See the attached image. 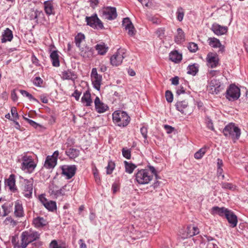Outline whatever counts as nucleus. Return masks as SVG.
<instances>
[{"instance_id": "nucleus-2", "label": "nucleus", "mask_w": 248, "mask_h": 248, "mask_svg": "<svg viewBox=\"0 0 248 248\" xmlns=\"http://www.w3.org/2000/svg\"><path fill=\"white\" fill-rule=\"evenodd\" d=\"M112 120L118 126L125 127L129 123L130 118L125 111L117 110L112 113Z\"/></svg>"}, {"instance_id": "nucleus-44", "label": "nucleus", "mask_w": 248, "mask_h": 248, "mask_svg": "<svg viewBox=\"0 0 248 248\" xmlns=\"http://www.w3.org/2000/svg\"><path fill=\"white\" fill-rule=\"evenodd\" d=\"M115 167V163L113 161H108V166L106 167L107 174H111L112 173V171L114 170Z\"/></svg>"}, {"instance_id": "nucleus-36", "label": "nucleus", "mask_w": 248, "mask_h": 248, "mask_svg": "<svg viewBox=\"0 0 248 248\" xmlns=\"http://www.w3.org/2000/svg\"><path fill=\"white\" fill-rule=\"evenodd\" d=\"M1 206L2 209V215L3 217L7 216L10 213L12 210V204L11 203L6 202L3 204H2Z\"/></svg>"}, {"instance_id": "nucleus-26", "label": "nucleus", "mask_w": 248, "mask_h": 248, "mask_svg": "<svg viewBox=\"0 0 248 248\" xmlns=\"http://www.w3.org/2000/svg\"><path fill=\"white\" fill-rule=\"evenodd\" d=\"M229 210L225 207H219L218 206H214L211 210V214L213 215L217 214L223 217L229 213Z\"/></svg>"}, {"instance_id": "nucleus-57", "label": "nucleus", "mask_w": 248, "mask_h": 248, "mask_svg": "<svg viewBox=\"0 0 248 248\" xmlns=\"http://www.w3.org/2000/svg\"><path fill=\"white\" fill-rule=\"evenodd\" d=\"M81 94V93L80 92L76 90L75 91L74 93L72 94V96L75 98L76 100L78 101L79 99Z\"/></svg>"}, {"instance_id": "nucleus-23", "label": "nucleus", "mask_w": 248, "mask_h": 248, "mask_svg": "<svg viewBox=\"0 0 248 248\" xmlns=\"http://www.w3.org/2000/svg\"><path fill=\"white\" fill-rule=\"evenodd\" d=\"M225 217L232 228L236 226L237 223V217L232 211H229V213H227L225 216Z\"/></svg>"}, {"instance_id": "nucleus-40", "label": "nucleus", "mask_w": 248, "mask_h": 248, "mask_svg": "<svg viewBox=\"0 0 248 248\" xmlns=\"http://www.w3.org/2000/svg\"><path fill=\"white\" fill-rule=\"evenodd\" d=\"M176 15L177 19L179 21H182L185 15L184 9L181 7H178L177 9Z\"/></svg>"}, {"instance_id": "nucleus-19", "label": "nucleus", "mask_w": 248, "mask_h": 248, "mask_svg": "<svg viewBox=\"0 0 248 248\" xmlns=\"http://www.w3.org/2000/svg\"><path fill=\"white\" fill-rule=\"evenodd\" d=\"M14 215L17 217L24 216V209L21 201L17 200L14 203Z\"/></svg>"}, {"instance_id": "nucleus-3", "label": "nucleus", "mask_w": 248, "mask_h": 248, "mask_svg": "<svg viewBox=\"0 0 248 248\" xmlns=\"http://www.w3.org/2000/svg\"><path fill=\"white\" fill-rule=\"evenodd\" d=\"M40 234L34 231H24L21 235V248H26L29 244L38 240L40 238Z\"/></svg>"}, {"instance_id": "nucleus-1", "label": "nucleus", "mask_w": 248, "mask_h": 248, "mask_svg": "<svg viewBox=\"0 0 248 248\" xmlns=\"http://www.w3.org/2000/svg\"><path fill=\"white\" fill-rule=\"evenodd\" d=\"M222 132L226 138L232 139L234 142L238 140L241 135L240 129L233 123L226 125Z\"/></svg>"}, {"instance_id": "nucleus-29", "label": "nucleus", "mask_w": 248, "mask_h": 248, "mask_svg": "<svg viewBox=\"0 0 248 248\" xmlns=\"http://www.w3.org/2000/svg\"><path fill=\"white\" fill-rule=\"evenodd\" d=\"M13 37V33L9 28H6L2 34L1 42L5 43L7 41H11Z\"/></svg>"}, {"instance_id": "nucleus-30", "label": "nucleus", "mask_w": 248, "mask_h": 248, "mask_svg": "<svg viewBox=\"0 0 248 248\" xmlns=\"http://www.w3.org/2000/svg\"><path fill=\"white\" fill-rule=\"evenodd\" d=\"M52 65L55 67H59L60 66L59 56L58 51L56 50L53 51L50 55Z\"/></svg>"}, {"instance_id": "nucleus-32", "label": "nucleus", "mask_w": 248, "mask_h": 248, "mask_svg": "<svg viewBox=\"0 0 248 248\" xmlns=\"http://www.w3.org/2000/svg\"><path fill=\"white\" fill-rule=\"evenodd\" d=\"M95 49L97 51L98 54L104 55L108 50V47L104 43L97 44L95 46Z\"/></svg>"}, {"instance_id": "nucleus-11", "label": "nucleus", "mask_w": 248, "mask_h": 248, "mask_svg": "<svg viewBox=\"0 0 248 248\" xmlns=\"http://www.w3.org/2000/svg\"><path fill=\"white\" fill-rule=\"evenodd\" d=\"M86 21L87 23V25L93 28L96 29H103L104 28L102 22L98 18L96 15L91 17H86Z\"/></svg>"}, {"instance_id": "nucleus-49", "label": "nucleus", "mask_w": 248, "mask_h": 248, "mask_svg": "<svg viewBox=\"0 0 248 248\" xmlns=\"http://www.w3.org/2000/svg\"><path fill=\"white\" fill-rule=\"evenodd\" d=\"M165 97L166 98V100L169 103H171L172 102L173 99V96L172 93L170 91L168 90L166 92Z\"/></svg>"}, {"instance_id": "nucleus-14", "label": "nucleus", "mask_w": 248, "mask_h": 248, "mask_svg": "<svg viewBox=\"0 0 248 248\" xmlns=\"http://www.w3.org/2000/svg\"><path fill=\"white\" fill-rule=\"evenodd\" d=\"M62 174L67 179H71L75 174L77 170L75 165H64L62 167Z\"/></svg>"}, {"instance_id": "nucleus-15", "label": "nucleus", "mask_w": 248, "mask_h": 248, "mask_svg": "<svg viewBox=\"0 0 248 248\" xmlns=\"http://www.w3.org/2000/svg\"><path fill=\"white\" fill-rule=\"evenodd\" d=\"M39 199L41 202L49 211H53L56 209V203L55 202L47 200L43 195L39 196Z\"/></svg>"}, {"instance_id": "nucleus-56", "label": "nucleus", "mask_w": 248, "mask_h": 248, "mask_svg": "<svg viewBox=\"0 0 248 248\" xmlns=\"http://www.w3.org/2000/svg\"><path fill=\"white\" fill-rule=\"evenodd\" d=\"M219 73V71L217 70H210L207 74L208 77L210 78L213 77Z\"/></svg>"}, {"instance_id": "nucleus-61", "label": "nucleus", "mask_w": 248, "mask_h": 248, "mask_svg": "<svg viewBox=\"0 0 248 248\" xmlns=\"http://www.w3.org/2000/svg\"><path fill=\"white\" fill-rule=\"evenodd\" d=\"M63 189V188L56 191L54 193L55 195L57 197H58L64 195V193Z\"/></svg>"}, {"instance_id": "nucleus-45", "label": "nucleus", "mask_w": 248, "mask_h": 248, "mask_svg": "<svg viewBox=\"0 0 248 248\" xmlns=\"http://www.w3.org/2000/svg\"><path fill=\"white\" fill-rule=\"evenodd\" d=\"M140 133L144 139V142L146 143H148V141L147 140V128L145 126H142L140 128Z\"/></svg>"}, {"instance_id": "nucleus-6", "label": "nucleus", "mask_w": 248, "mask_h": 248, "mask_svg": "<svg viewBox=\"0 0 248 248\" xmlns=\"http://www.w3.org/2000/svg\"><path fill=\"white\" fill-rule=\"evenodd\" d=\"M22 183L21 189L22 193L24 197L27 198H30L32 196L33 190V180L32 178L26 179L21 178Z\"/></svg>"}, {"instance_id": "nucleus-8", "label": "nucleus", "mask_w": 248, "mask_h": 248, "mask_svg": "<svg viewBox=\"0 0 248 248\" xmlns=\"http://www.w3.org/2000/svg\"><path fill=\"white\" fill-rule=\"evenodd\" d=\"M240 96V89L234 84H231L226 91V97L229 101L237 100Z\"/></svg>"}, {"instance_id": "nucleus-59", "label": "nucleus", "mask_w": 248, "mask_h": 248, "mask_svg": "<svg viewBox=\"0 0 248 248\" xmlns=\"http://www.w3.org/2000/svg\"><path fill=\"white\" fill-rule=\"evenodd\" d=\"M170 80L173 85H177L179 84V78L177 76L172 78Z\"/></svg>"}, {"instance_id": "nucleus-38", "label": "nucleus", "mask_w": 248, "mask_h": 248, "mask_svg": "<svg viewBox=\"0 0 248 248\" xmlns=\"http://www.w3.org/2000/svg\"><path fill=\"white\" fill-rule=\"evenodd\" d=\"M177 34L175 36V41L177 43H180L182 41L184 40L185 34L182 29L180 28L177 29Z\"/></svg>"}, {"instance_id": "nucleus-62", "label": "nucleus", "mask_w": 248, "mask_h": 248, "mask_svg": "<svg viewBox=\"0 0 248 248\" xmlns=\"http://www.w3.org/2000/svg\"><path fill=\"white\" fill-rule=\"evenodd\" d=\"M223 169L221 168H217V175L218 177L221 176L222 179H224V175L222 174Z\"/></svg>"}, {"instance_id": "nucleus-53", "label": "nucleus", "mask_w": 248, "mask_h": 248, "mask_svg": "<svg viewBox=\"0 0 248 248\" xmlns=\"http://www.w3.org/2000/svg\"><path fill=\"white\" fill-rule=\"evenodd\" d=\"M11 113L12 116L14 118V120H16L18 119V115L16 110V107H12L11 108Z\"/></svg>"}, {"instance_id": "nucleus-52", "label": "nucleus", "mask_w": 248, "mask_h": 248, "mask_svg": "<svg viewBox=\"0 0 248 248\" xmlns=\"http://www.w3.org/2000/svg\"><path fill=\"white\" fill-rule=\"evenodd\" d=\"M49 248H65L61 245H58L57 241L55 240H52L49 244Z\"/></svg>"}, {"instance_id": "nucleus-16", "label": "nucleus", "mask_w": 248, "mask_h": 248, "mask_svg": "<svg viewBox=\"0 0 248 248\" xmlns=\"http://www.w3.org/2000/svg\"><path fill=\"white\" fill-rule=\"evenodd\" d=\"M104 17L108 20H113L117 16L116 9L115 7H108L105 8L103 11Z\"/></svg>"}, {"instance_id": "nucleus-33", "label": "nucleus", "mask_w": 248, "mask_h": 248, "mask_svg": "<svg viewBox=\"0 0 248 248\" xmlns=\"http://www.w3.org/2000/svg\"><path fill=\"white\" fill-rule=\"evenodd\" d=\"M15 176L14 174H11L9 176V177L6 181V184L8 186H9L10 189L12 190H14L15 188Z\"/></svg>"}, {"instance_id": "nucleus-25", "label": "nucleus", "mask_w": 248, "mask_h": 248, "mask_svg": "<svg viewBox=\"0 0 248 248\" xmlns=\"http://www.w3.org/2000/svg\"><path fill=\"white\" fill-rule=\"evenodd\" d=\"M44 6L45 11L47 15L50 16L55 14L54 4L52 1L48 0L45 1Z\"/></svg>"}, {"instance_id": "nucleus-5", "label": "nucleus", "mask_w": 248, "mask_h": 248, "mask_svg": "<svg viewBox=\"0 0 248 248\" xmlns=\"http://www.w3.org/2000/svg\"><path fill=\"white\" fill-rule=\"evenodd\" d=\"M22 161L21 169L22 170L31 173L36 167V164L31 156L24 155L22 157Z\"/></svg>"}, {"instance_id": "nucleus-24", "label": "nucleus", "mask_w": 248, "mask_h": 248, "mask_svg": "<svg viewBox=\"0 0 248 248\" xmlns=\"http://www.w3.org/2000/svg\"><path fill=\"white\" fill-rule=\"evenodd\" d=\"M34 227L36 228H42L47 224V221L43 217H37L34 218L32 221Z\"/></svg>"}, {"instance_id": "nucleus-12", "label": "nucleus", "mask_w": 248, "mask_h": 248, "mask_svg": "<svg viewBox=\"0 0 248 248\" xmlns=\"http://www.w3.org/2000/svg\"><path fill=\"white\" fill-rule=\"evenodd\" d=\"M207 65L209 67H216L219 64V58L217 53H209L206 57Z\"/></svg>"}, {"instance_id": "nucleus-34", "label": "nucleus", "mask_w": 248, "mask_h": 248, "mask_svg": "<svg viewBox=\"0 0 248 248\" xmlns=\"http://www.w3.org/2000/svg\"><path fill=\"white\" fill-rule=\"evenodd\" d=\"M65 153L70 158L73 159L78 156L79 151L77 149L70 148L65 152Z\"/></svg>"}, {"instance_id": "nucleus-43", "label": "nucleus", "mask_w": 248, "mask_h": 248, "mask_svg": "<svg viewBox=\"0 0 248 248\" xmlns=\"http://www.w3.org/2000/svg\"><path fill=\"white\" fill-rule=\"evenodd\" d=\"M206 152V148L203 147L201 149H200L198 151H197L195 154H194V157L196 159H201L202 157V156L204 155L205 153Z\"/></svg>"}, {"instance_id": "nucleus-21", "label": "nucleus", "mask_w": 248, "mask_h": 248, "mask_svg": "<svg viewBox=\"0 0 248 248\" xmlns=\"http://www.w3.org/2000/svg\"><path fill=\"white\" fill-rule=\"evenodd\" d=\"M212 31L217 35H221L225 34L228 30L227 27L222 26L218 24L214 23L211 28Z\"/></svg>"}, {"instance_id": "nucleus-64", "label": "nucleus", "mask_w": 248, "mask_h": 248, "mask_svg": "<svg viewBox=\"0 0 248 248\" xmlns=\"http://www.w3.org/2000/svg\"><path fill=\"white\" fill-rule=\"evenodd\" d=\"M28 123L32 126L37 128L38 126H40L39 124L35 122L34 121L31 120H28Z\"/></svg>"}, {"instance_id": "nucleus-60", "label": "nucleus", "mask_w": 248, "mask_h": 248, "mask_svg": "<svg viewBox=\"0 0 248 248\" xmlns=\"http://www.w3.org/2000/svg\"><path fill=\"white\" fill-rule=\"evenodd\" d=\"M142 5H145L147 7L150 6V0H138Z\"/></svg>"}, {"instance_id": "nucleus-35", "label": "nucleus", "mask_w": 248, "mask_h": 248, "mask_svg": "<svg viewBox=\"0 0 248 248\" xmlns=\"http://www.w3.org/2000/svg\"><path fill=\"white\" fill-rule=\"evenodd\" d=\"M124 164L125 172L129 174H131L137 167L135 164L126 161H124Z\"/></svg>"}, {"instance_id": "nucleus-58", "label": "nucleus", "mask_w": 248, "mask_h": 248, "mask_svg": "<svg viewBox=\"0 0 248 248\" xmlns=\"http://www.w3.org/2000/svg\"><path fill=\"white\" fill-rule=\"evenodd\" d=\"M185 90L184 88L182 85H180L178 87V88L176 91V93L178 95H180L182 93H185Z\"/></svg>"}, {"instance_id": "nucleus-54", "label": "nucleus", "mask_w": 248, "mask_h": 248, "mask_svg": "<svg viewBox=\"0 0 248 248\" xmlns=\"http://www.w3.org/2000/svg\"><path fill=\"white\" fill-rule=\"evenodd\" d=\"M221 185L223 189H228L232 190V189H233V186L231 183H222L221 184Z\"/></svg>"}, {"instance_id": "nucleus-20", "label": "nucleus", "mask_w": 248, "mask_h": 248, "mask_svg": "<svg viewBox=\"0 0 248 248\" xmlns=\"http://www.w3.org/2000/svg\"><path fill=\"white\" fill-rule=\"evenodd\" d=\"M94 103L95 109L96 111L99 113L105 112L108 108V106L103 103L98 96L96 97Z\"/></svg>"}, {"instance_id": "nucleus-51", "label": "nucleus", "mask_w": 248, "mask_h": 248, "mask_svg": "<svg viewBox=\"0 0 248 248\" xmlns=\"http://www.w3.org/2000/svg\"><path fill=\"white\" fill-rule=\"evenodd\" d=\"M165 30L164 28H158L155 31V34L158 37L162 39L164 37Z\"/></svg>"}, {"instance_id": "nucleus-4", "label": "nucleus", "mask_w": 248, "mask_h": 248, "mask_svg": "<svg viewBox=\"0 0 248 248\" xmlns=\"http://www.w3.org/2000/svg\"><path fill=\"white\" fill-rule=\"evenodd\" d=\"M153 176L148 170L141 169L135 174V180L140 185H145L148 184L152 180Z\"/></svg>"}, {"instance_id": "nucleus-46", "label": "nucleus", "mask_w": 248, "mask_h": 248, "mask_svg": "<svg viewBox=\"0 0 248 248\" xmlns=\"http://www.w3.org/2000/svg\"><path fill=\"white\" fill-rule=\"evenodd\" d=\"M198 45L196 43L193 42L189 43L188 49L190 52H195L198 50Z\"/></svg>"}, {"instance_id": "nucleus-10", "label": "nucleus", "mask_w": 248, "mask_h": 248, "mask_svg": "<svg viewBox=\"0 0 248 248\" xmlns=\"http://www.w3.org/2000/svg\"><path fill=\"white\" fill-rule=\"evenodd\" d=\"M92 84L93 87L97 91H99L102 83V76L98 74L96 68H93L91 74Z\"/></svg>"}, {"instance_id": "nucleus-39", "label": "nucleus", "mask_w": 248, "mask_h": 248, "mask_svg": "<svg viewBox=\"0 0 248 248\" xmlns=\"http://www.w3.org/2000/svg\"><path fill=\"white\" fill-rule=\"evenodd\" d=\"M198 71V65L197 64L194 63L190 65L187 67V74L195 76Z\"/></svg>"}, {"instance_id": "nucleus-47", "label": "nucleus", "mask_w": 248, "mask_h": 248, "mask_svg": "<svg viewBox=\"0 0 248 248\" xmlns=\"http://www.w3.org/2000/svg\"><path fill=\"white\" fill-rule=\"evenodd\" d=\"M122 151L123 155L124 157L128 159L131 158V151L129 149L124 148Z\"/></svg>"}, {"instance_id": "nucleus-22", "label": "nucleus", "mask_w": 248, "mask_h": 248, "mask_svg": "<svg viewBox=\"0 0 248 248\" xmlns=\"http://www.w3.org/2000/svg\"><path fill=\"white\" fill-rule=\"evenodd\" d=\"M175 106L177 110L182 114H186L187 109L188 107V103L186 100L177 101Z\"/></svg>"}, {"instance_id": "nucleus-18", "label": "nucleus", "mask_w": 248, "mask_h": 248, "mask_svg": "<svg viewBox=\"0 0 248 248\" xmlns=\"http://www.w3.org/2000/svg\"><path fill=\"white\" fill-rule=\"evenodd\" d=\"M122 25L126 30L128 31V35L133 36L135 34L134 27L129 18L126 17L124 18Z\"/></svg>"}, {"instance_id": "nucleus-9", "label": "nucleus", "mask_w": 248, "mask_h": 248, "mask_svg": "<svg viewBox=\"0 0 248 248\" xmlns=\"http://www.w3.org/2000/svg\"><path fill=\"white\" fill-rule=\"evenodd\" d=\"M59 155V151H56L52 155H48L46 157L44 167L47 169L54 168L57 164Z\"/></svg>"}, {"instance_id": "nucleus-42", "label": "nucleus", "mask_w": 248, "mask_h": 248, "mask_svg": "<svg viewBox=\"0 0 248 248\" xmlns=\"http://www.w3.org/2000/svg\"><path fill=\"white\" fill-rule=\"evenodd\" d=\"M84 39H85L84 35L81 33H78V35L75 37V40L76 45L78 47H80L81 42L83 40H84Z\"/></svg>"}, {"instance_id": "nucleus-28", "label": "nucleus", "mask_w": 248, "mask_h": 248, "mask_svg": "<svg viewBox=\"0 0 248 248\" xmlns=\"http://www.w3.org/2000/svg\"><path fill=\"white\" fill-rule=\"evenodd\" d=\"M62 78L63 79L71 80L74 82L77 78V75L74 72L67 70L62 72Z\"/></svg>"}, {"instance_id": "nucleus-17", "label": "nucleus", "mask_w": 248, "mask_h": 248, "mask_svg": "<svg viewBox=\"0 0 248 248\" xmlns=\"http://www.w3.org/2000/svg\"><path fill=\"white\" fill-rule=\"evenodd\" d=\"M209 45L214 48H219V52L223 53L225 51V46L222 45L220 41L215 37H210L208 39Z\"/></svg>"}, {"instance_id": "nucleus-27", "label": "nucleus", "mask_w": 248, "mask_h": 248, "mask_svg": "<svg viewBox=\"0 0 248 248\" xmlns=\"http://www.w3.org/2000/svg\"><path fill=\"white\" fill-rule=\"evenodd\" d=\"M81 102L86 107L91 106L93 103L91 95L89 91H86L81 97Z\"/></svg>"}, {"instance_id": "nucleus-50", "label": "nucleus", "mask_w": 248, "mask_h": 248, "mask_svg": "<svg viewBox=\"0 0 248 248\" xmlns=\"http://www.w3.org/2000/svg\"><path fill=\"white\" fill-rule=\"evenodd\" d=\"M205 122L208 128L212 131H214L215 128L211 119L209 117H207L205 119Z\"/></svg>"}, {"instance_id": "nucleus-48", "label": "nucleus", "mask_w": 248, "mask_h": 248, "mask_svg": "<svg viewBox=\"0 0 248 248\" xmlns=\"http://www.w3.org/2000/svg\"><path fill=\"white\" fill-rule=\"evenodd\" d=\"M19 92L22 95H23V96H26V97H28L30 100L37 101V99L34 98L31 94L27 92L26 91L20 90Z\"/></svg>"}, {"instance_id": "nucleus-13", "label": "nucleus", "mask_w": 248, "mask_h": 248, "mask_svg": "<svg viewBox=\"0 0 248 248\" xmlns=\"http://www.w3.org/2000/svg\"><path fill=\"white\" fill-rule=\"evenodd\" d=\"M222 89L221 83L219 80L213 78L210 81L209 86L210 93L217 94L221 92Z\"/></svg>"}, {"instance_id": "nucleus-63", "label": "nucleus", "mask_w": 248, "mask_h": 248, "mask_svg": "<svg viewBox=\"0 0 248 248\" xmlns=\"http://www.w3.org/2000/svg\"><path fill=\"white\" fill-rule=\"evenodd\" d=\"M164 128L166 130L167 132L169 134L171 133L174 130V128L169 125H165Z\"/></svg>"}, {"instance_id": "nucleus-37", "label": "nucleus", "mask_w": 248, "mask_h": 248, "mask_svg": "<svg viewBox=\"0 0 248 248\" xmlns=\"http://www.w3.org/2000/svg\"><path fill=\"white\" fill-rule=\"evenodd\" d=\"M187 235L189 237L196 235L199 233L198 227L189 225L187 227Z\"/></svg>"}, {"instance_id": "nucleus-41", "label": "nucleus", "mask_w": 248, "mask_h": 248, "mask_svg": "<svg viewBox=\"0 0 248 248\" xmlns=\"http://www.w3.org/2000/svg\"><path fill=\"white\" fill-rule=\"evenodd\" d=\"M146 16L147 19L154 24H158L160 23V19L156 16L147 13L146 14Z\"/></svg>"}, {"instance_id": "nucleus-31", "label": "nucleus", "mask_w": 248, "mask_h": 248, "mask_svg": "<svg viewBox=\"0 0 248 248\" xmlns=\"http://www.w3.org/2000/svg\"><path fill=\"white\" fill-rule=\"evenodd\" d=\"M170 60L175 63H179L182 59V56L177 51H172L169 55Z\"/></svg>"}, {"instance_id": "nucleus-7", "label": "nucleus", "mask_w": 248, "mask_h": 248, "mask_svg": "<svg viewBox=\"0 0 248 248\" xmlns=\"http://www.w3.org/2000/svg\"><path fill=\"white\" fill-rule=\"evenodd\" d=\"M126 50L119 48L110 58V62L112 66H118L121 65L124 59L126 57Z\"/></svg>"}, {"instance_id": "nucleus-55", "label": "nucleus", "mask_w": 248, "mask_h": 248, "mask_svg": "<svg viewBox=\"0 0 248 248\" xmlns=\"http://www.w3.org/2000/svg\"><path fill=\"white\" fill-rule=\"evenodd\" d=\"M33 83L36 86H40L43 83V80L40 77H37L33 79Z\"/></svg>"}]
</instances>
